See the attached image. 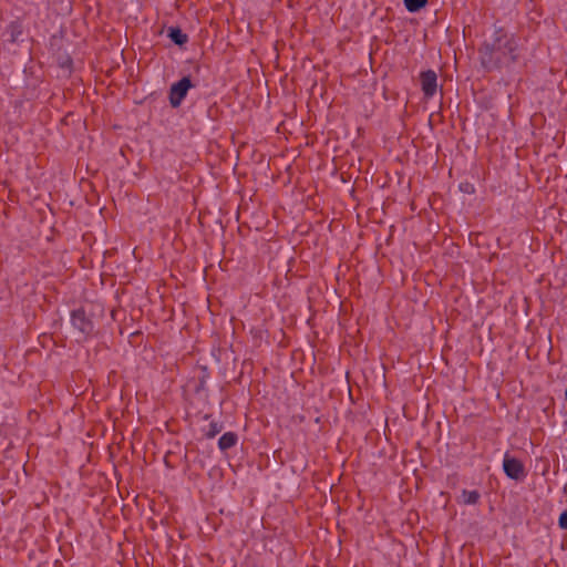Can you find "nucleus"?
Listing matches in <instances>:
<instances>
[{
  "label": "nucleus",
  "mask_w": 567,
  "mask_h": 567,
  "mask_svg": "<svg viewBox=\"0 0 567 567\" xmlns=\"http://www.w3.org/2000/svg\"><path fill=\"white\" fill-rule=\"evenodd\" d=\"M223 430V424L219 423V422H210L207 426V429L205 430V436L207 439H213L215 437L218 433H220Z\"/></svg>",
  "instance_id": "nucleus-10"
},
{
  "label": "nucleus",
  "mask_w": 567,
  "mask_h": 567,
  "mask_svg": "<svg viewBox=\"0 0 567 567\" xmlns=\"http://www.w3.org/2000/svg\"><path fill=\"white\" fill-rule=\"evenodd\" d=\"M503 470L509 478L515 481H522L526 476L523 463L515 457H511L508 454L504 456Z\"/></svg>",
  "instance_id": "nucleus-4"
},
{
  "label": "nucleus",
  "mask_w": 567,
  "mask_h": 567,
  "mask_svg": "<svg viewBox=\"0 0 567 567\" xmlns=\"http://www.w3.org/2000/svg\"><path fill=\"white\" fill-rule=\"evenodd\" d=\"M558 525L561 529H567V511L560 514Z\"/></svg>",
  "instance_id": "nucleus-12"
},
{
  "label": "nucleus",
  "mask_w": 567,
  "mask_h": 567,
  "mask_svg": "<svg viewBox=\"0 0 567 567\" xmlns=\"http://www.w3.org/2000/svg\"><path fill=\"white\" fill-rule=\"evenodd\" d=\"M421 87L424 95L430 99L434 96L437 89V75L433 70H427L421 73L420 76Z\"/></svg>",
  "instance_id": "nucleus-5"
},
{
  "label": "nucleus",
  "mask_w": 567,
  "mask_h": 567,
  "mask_svg": "<svg viewBox=\"0 0 567 567\" xmlns=\"http://www.w3.org/2000/svg\"><path fill=\"white\" fill-rule=\"evenodd\" d=\"M168 37L177 45H183L188 41L187 34H185L179 28H169Z\"/></svg>",
  "instance_id": "nucleus-8"
},
{
  "label": "nucleus",
  "mask_w": 567,
  "mask_h": 567,
  "mask_svg": "<svg viewBox=\"0 0 567 567\" xmlns=\"http://www.w3.org/2000/svg\"><path fill=\"white\" fill-rule=\"evenodd\" d=\"M238 436L234 432L224 433L218 440V447L220 451H227L237 444Z\"/></svg>",
  "instance_id": "nucleus-6"
},
{
  "label": "nucleus",
  "mask_w": 567,
  "mask_h": 567,
  "mask_svg": "<svg viewBox=\"0 0 567 567\" xmlns=\"http://www.w3.org/2000/svg\"><path fill=\"white\" fill-rule=\"evenodd\" d=\"M9 33H10V41L16 42L19 39V37L21 35L22 30L19 24L12 23L9 27Z\"/></svg>",
  "instance_id": "nucleus-11"
},
{
  "label": "nucleus",
  "mask_w": 567,
  "mask_h": 567,
  "mask_svg": "<svg viewBox=\"0 0 567 567\" xmlns=\"http://www.w3.org/2000/svg\"><path fill=\"white\" fill-rule=\"evenodd\" d=\"M193 86L194 84L192 83L188 76H184L179 81L173 83L171 85L168 94V100L172 107L181 106L189 89H192Z\"/></svg>",
  "instance_id": "nucleus-3"
},
{
  "label": "nucleus",
  "mask_w": 567,
  "mask_h": 567,
  "mask_svg": "<svg viewBox=\"0 0 567 567\" xmlns=\"http://www.w3.org/2000/svg\"><path fill=\"white\" fill-rule=\"evenodd\" d=\"M71 322L74 329L81 334L82 340H86L94 333V323L91 318L87 317L84 309L80 308L73 310L71 313Z\"/></svg>",
  "instance_id": "nucleus-2"
},
{
  "label": "nucleus",
  "mask_w": 567,
  "mask_h": 567,
  "mask_svg": "<svg viewBox=\"0 0 567 567\" xmlns=\"http://www.w3.org/2000/svg\"><path fill=\"white\" fill-rule=\"evenodd\" d=\"M480 498H481V494L478 491L463 489L458 497V502L462 504H465V505H475L478 503Z\"/></svg>",
  "instance_id": "nucleus-7"
},
{
  "label": "nucleus",
  "mask_w": 567,
  "mask_h": 567,
  "mask_svg": "<svg viewBox=\"0 0 567 567\" xmlns=\"http://www.w3.org/2000/svg\"><path fill=\"white\" fill-rule=\"evenodd\" d=\"M403 2L409 12H417L427 3V0H403Z\"/></svg>",
  "instance_id": "nucleus-9"
},
{
  "label": "nucleus",
  "mask_w": 567,
  "mask_h": 567,
  "mask_svg": "<svg viewBox=\"0 0 567 567\" xmlns=\"http://www.w3.org/2000/svg\"><path fill=\"white\" fill-rule=\"evenodd\" d=\"M524 42L515 33L503 28L494 31L480 49V60L487 71L508 69L523 55Z\"/></svg>",
  "instance_id": "nucleus-1"
}]
</instances>
